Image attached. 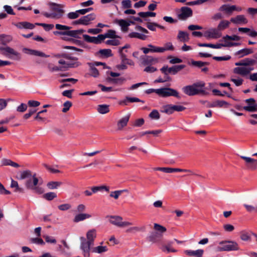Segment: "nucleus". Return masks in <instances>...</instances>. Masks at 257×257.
<instances>
[{"instance_id":"ea45409f","label":"nucleus","mask_w":257,"mask_h":257,"mask_svg":"<svg viewBox=\"0 0 257 257\" xmlns=\"http://www.w3.org/2000/svg\"><path fill=\"white\" fill-rule=\"evenodd\" d=\"M230 22L227 20H222L217 26V30L219 32V31L223 30L227 28H228L229 26Z\"/></svg>"},{"instance_id":"0e129e2a","label":"nucleus","mask_w":257,"mask_h":257,"mask_svg":"<svg viewBox=\"0 0 257 257\" xmlns=\"http://www.w3.org/2000/svg\"><path fill=\"white\" fill-rule=\"evenodd\" d=\"M121 6L123 9L131 8L132 7V2L130 0H123L121 2Z\"/></svg>"},{"instance_id":"a211bd4d","label":"nucleus","mask_w":257,"mask_h":257,"mask_svg":"<svg viewBox=\"0 0 257 257\" xmlns=\"http://www.w3.org/2000/svg\"><path fill=\"white\" fill-rule=\"evenodd\" d=\"M203 36L208 39H216L220 38L221 36V34L217 29L211 28L205 31L203 33Z\"/></svg>"},{"instance_id":"f3484780","label":"nucleus","mask_w":257,"mask_h":257,"mask_svg":"<svg viewBox=\"0 0 257 257\" xmlns=\"http://www.w3.org/2000/svg\"><path fill=\"white\" fill-rule=\"evenodd\" d=\"M83 38L87 42L95 44H99L104 40V37H103L102 34L98 35L97 37H91L88 35H83Z\"/></svg>"},{"instance_id":"bf43d9fd","label":"nucleus","mask_w":257,"mask_h":257,"mask_svg":"<svg viewBox=\"0 0 257 257\" xmlns=\"http://www.w3.org/2000/svg\"><path fill=\"white\" fill-rule=\"evenodd\" d=\"M105 43L107 45L117 46L120 44V41L116 39L115 38H113L111 40H107L105 42Z\"/></svg>"},{"instance_id":"13d9d810","label":"nucleus","mask_w":257,"mask_h":257,"mask_svg":"<svg viewBox=\"0 0 257 257\" xmlns=\"http://www.w3.org/2000/svg\"><path fill=\"white\" fill-rule=\"evenodd\" d=\"M3 164L4 165L11 166H13L15 168H18L20 166L18 164H17L15 162H14L10 160H8V159L4 160L3 161Z\"/></svg>"},{"instance_id":"c9c22d12","label":"nucleus","mask_w":257,"mask_h":257,"mask_svg":"<svg viewBox=\"0 0 257 257\" xmlns=\"http://www.w3.org/2000/svg\"><path fill=\"white\" fill-rule=\"evenodd\" d=\"M178 39L182 42H188L189 40V34L184 31H180L177 36Z\"/></svg>"},{"instance_id":"6ab92c4d","label":"nucleus","mask_w":257,"mask_h":257,"mask_svg":"<svg viewBox=\"0 0 257 257\" xmlns=\"http://www.w3.org/2000/svg\"><path fill=\"white\" fill-rule=\"evenodd\" d=\"M245 102L248 105L243 107L244 110L250 112H254L257 110V104L255 103L254 99L249 98L246 99Z\"/></svg>"},{"instance_id":"8fccbe9b","label":"nucleus","mask_w":257,"mask_h":257,"mask_svg":"<svg viewBox=\"0 0 257 257\" xmlns=\"http://www.w3.org/2000/svg\"><path fill=\"white\" fill-rule=\"evenodd\" d=\"M120 57L122 63H125V65L128 64L131 66H134L135 65L134 62L132 60L127 59L124 54H121Z\"/></svg>"},{"instance_id":"b1692460","label":"nucleus","mask_w":257,"mask_h":257,"mask_svg":"<svg viewBox=\"0 0 257 257\" xmlns=\"http://www.w3.org/2000/svg\"><path fill=\"white\" fill-rule=\"evenodd\" d=\"M108 250V247L106 245H103V242L100 243L99 245L95 247H91L90 251L93 253L97 254H102Z\"/></svg>"},{"instance_id":"0eeeda50","label":"nucleus","mask_w":257,"mask_h":257,"mask_svg":"<svg viewBox=\"0 0 257 257\" xmlns=\"http://www.w3.org/2000/svg\"><path fill=\"white\" fill-rule=\"evenodd\" d=\"M0 53L5 56L12 55L13 56L11 57V58L17 61L21 60L22 58L20 53L9 46H0Z\"/></svg>"},{"instance_id":"aec40b11","label":"nucleus","mask_w":257,"mask_h":257,"mask_svg":"<svg viewBox=\"0 0 257 257\" xmlns=\"http://www.w3.org/2000/svg\"><path fill=\"white\" fill-rule=\"evenodd\" d=\"M173 242L172 241H168L166 243H162L161 244V249L162 251L166 253L176 252L177 250L173 247Z\"/></svg>"},{"instance_id":"4be33fe9","label":"nucleus","mask_w":257,"mask_h":257,"mask_svg":"<svg viewBox=\"0 0 257 257\" xmlns=\"http://www.w3.org/2000/svg\"><path fill=\"white\" fill-rule=\"evenodd\" d=\"M253 70V67L243 66L240 67H235L233 69V72L241 75H246Z\"/></svg>"},{"instance_id":"e433bc0d","label":"nucleus","mask_w":257,"mask_h":257,"mask_svg":"<svg viewBox=\"0 0 257 257\" xmlns=\"http://www.w3.org/2000/svg\"><path fill=\"white\" fill-rule=\"evenodd\" d=\"M13 40V38L11 35H7L5 34L0 35V42L4 45L10 43Z\"/></svg>"},{"instance_id":"774afa93","label":"nucleus","mask_w":257,"mask_h":257,"mask_svg":"<svg viewBox=\"0 0 257 257\" xmlns=\"http://www.w3.org/2000/svg\"><path fill=\"white\" fill-rule=\"evenodd\" d=\"M86 207L83 204H80L78 205L76 208V212L78 213H83V212L86 210Z\"/></svg>"},{"instance_id":"f704fd0d","label":"nucleus","mask_w":257,"mask_h":257,"mask_svg":"<svg viewBox=\"0 0 257 257\" xmlns=\"http://www.w3.org/2000/svg\"><path fill=\"white\" fill-rule=\"evenodd\" d=\"M33 175V174L30 170H25L20 172L17 178L20 180H23L25 179H28Z\"/></svg>"},{"instance_id":"338daca9","label":"nucleus","mask_w":257,"mask_h":257,"mask_svg":"<svg viewBox=\"0 0 257 257\" xmlns=\"http://www.w3.org/2000/svg\"><path fill=\"white\" fill-rule=\"evenodd\" d=\"M72 106V103L69 101H67L63 104V108L62 109V112H66Z\"/></svg>"},{"instance_id":"72a5a7b5","label":"nucleus","mask_w":257,"mask_h":257,"mask_svg":"<svg viewBox=\"0 0 257 257\" xmlns=\"http://www.w3.org/2000/svg\"><path fill=\"white\" fill-rule=\"evenodd\" d=\"M228 103L224 100H216L210 103L209 107H222L223 106H227Z\"/></svg>"},{"instance_id":"603ef678","label":"nucleus","mask_w":257,"mask_h":257,"mask_svg":"<svg viewBox=\"0 0 257 257\" xmlns=\"http://www.w3.org/2000/svg\"><path fill=\"white\" fill-rule=\"evenodd\" d=\"M61 184L62 183L60 182H50L47 184V187L50 189H57Z\"/></svg>"},{"instance_id":"864d4df0","label":"nucleus","mask_w":257,"mask_h":257,"mask_svg":"<svg viewBox=\"0 0 257 257\" xmlns=\"http://www.w3.org/2000/svg\"><path fill=\"white\" fill-rule=\"evenodd\" d=\"M138 15L142 18H147L149 17H154L156 16V14L154 12H140Z\"/></svg>"},{"instance_id":"79ce46f5","label":"nucleus","mask_w":257,"mask_h":257,"mask_svg":"<svg viewBox=\"0 0 257 257\" xmlns=\"http://www.w3.org/2000/svg\"><path fill=\"white\" fill-rule=\"evenodd\" d=\"M97 111L101 114H105L109 112L108 105L105 104L99 105L97 107Z\"/></svg>"},{"instance_id":"69168bd1","label":"nucleus","mask_w":257,"mask_h":257,"mask_svg":"<svg viewBox=\"0 0 257 257\" xmlns=\"http://www.w3.org/2000/svg\"><path fill=\"white\" fill-rule=\"evenodd\" d=\"M67 17L68 19L72 20L75 19L79 17V15L77 11L73 12H70L67 15Z\"/></svg>"},{"instance_id":"c03bdc74","label":"nucleus","mask_w":257,"mask_h":257,"mask_svg":"<svg viewBox=\"0 0 257 257\" xmlns=\"http://www.w3.org/2000/svg\"><path fill=\"white\" fill-rule=\"evenodd\" d=\"M43 197L48 201H51L57 197V194L54 192H48L44 194Z\"/></svg>"},{"instance_id":"37998d69","label":"nucleus","mask_w":257,"mask_h":257,"mask_svg":"<svg viewBox=\"0 0 257 257\" xmlns=\"http://www.w3.org/2000/svg\"><path fill=\"white\" fill-rule=\"evenodd\" d=\"M99 53L102 56L106 58L112 56L111 50L109 49H101L99 51Z\"/></svg>"},{"instance_id":"e2e57ef3","label":"nucleus","mask_w":257,"mask_h":257,"mask_svg":"<svg viewBox=\"0 0 257 257\" xmlns=\"http://www.w3.org/2000/svg\"><path fill=\"white\" fill-rule=\"evenodd\" d=\"M58 208L61 211H66L71 208V205L68 203L63 204L59 205Z\"/></svg>"},{"instance_id":"58836bf2","label":"nucleus","mask_w":257,"mask_h":257,"mask_svg":"<svg viewBox=\"0 0 257 257\" xmlns=\"http://www.w3.org/2000/svg\"><path fill=\"white\" fill-rule=\"evenodd\" d=\"M226 240L222 241L219 242L218 245H217L215 249L217 252H221V251H226Z\"/></svg>"},{"instance_id":"de8ad7c7","label":"nucleus","mask_w":257,"mask_h":257,"mask_svg":"<svg viewBox=\"0 0 257 257\" xmlns=\"http://www.w3.org/2000/svg\"><path fill=\"white\" fill-rule=\"evenodd\" d=\"M103 37H104V39L106 38H118V36L116 35L115 31L109 30L107 31L106 33L103 35Z\"/></svg>"},{"instance_id":"ddd939ff","label":"nucleus","mask_w":257,"mask_h":257,"mask_svg":"<svg viewBox=\"0 0 257 257\" xmlns=\"http://www.w3.org/2000/svg\"><path fill=\"white\" fill-rule=\"evenodd\" d=\"M193 11L191 8L187 7H182L177 14V17L181 20H186L189 17H192Z\"/></svg>"},{"instance_id":"39448f33","label":"nucleus","mask_w":257,"mask_h":257,"mask_svg":"<svg viewBox=\"0 0 257 257\" xmlns=\"http://www.w3.org/2000/svg\"><path fill=\"white\" fill-rule=\"evenodd\" d=\"M40 182L34 173L26 181V186L27 188L32 190L35 193L41 194L44 192V189L41 186Z\"/></svg>"},{"instance_id":"052dcab7","label":"nucleus","mask_w":257,"mask_h":257,"mask_svg":"<svg viewBox=\"0 0 257 257\" xmlns=\"http://www.w3.org/2000/svg\"><path fill=\"white\" fill-rule=\"evenodd\" d=\"M36 25L42 26L46 31L52 30L54 27L53 24H47L44 23H36Z\"/></svg>"},{"instance_id":"cd10ccee","label":"nucleus","mask_w":257,"mask_h":257,"mask_svg":"<svg viewBox=\"0 0 257 257\" xmlns=\"http://www.w3.org/2000/svg\"><path fill=\"white\" fill-rule=\"evenodd\" d=\"M91 217V215L86 213H79L77 214L73 219L74 222H79L84 220L89 219Z\"/></svg>"},{"instance_id":"09e8293b","label":"nucleus","mask_w":257,"mask_h":257,"mask_svg":"<svg viewBox=\"0 0 257 257\" xmlns=\"http://www.w3.org/2000/svg\"><path fill=\"white\" fill-rule=\"evenodd\" d=\"M160 49H162V51H160V53H163L165 51L167 50H174V46L171 42L167 43L165 44L164 47H160Z\"/></svg>"},{"instance_id":"6e6d98bb","label":"nucleus","mask_w":257,"mask_h":257,"mask_svg":"<svg viewBox=\"0 0 257 257\" xmlns=\"http://www.w3.org/2000/svg\"><path fill=\"white\" fill-rule=\"evenodd\" d=\"M149 117L153 119L158 120L160 117V115L157 110L154 109L149 114Z\"/></svg>"},{"instance_id":"a19ab883","label":"nucleus","mask_w":257,"mask_h":257,"mask_svg":"<svg viewBox=\"0 0 257 257\" xmlns=\"http://www.w3.org/2000/svg\"><path fill=\"white\" fill-rule=\"evenodd\" d=\"M128 36L131 38H136L142 40H145L147 38L146 35L137 32H131L128 34Z\"/></svg>"},{"instance_id":"dca6fc26","label":"nucleus","mask_w":257,"mask_h":257,"mask_svg":"<svg viewBox=\"0 0 257 257\" xmlns=\"http://www.w3.org/2000/svg\"><path fill=\"white\" fill-rule=\"evenodd\" d=\"M140 60L141 65L144 66L154 65L159 62L158 58L148 55L141 56Z\"/></svg>"},{"instance_id":"a18cd8bd","label":"nucleus","mask_w":257,"mask_h":257,"mask_svg":"<svg viewBox=\"0 0 257 257\" xmlns=\"http://www.w3.org/2000/svg\"><path fill=\"white\" fill-rule=\"evenodd\" d=\"M198 46L200 47H207L214 49H220L222 48V45H219V44H212L206 43H199Z\"/></svg>"},{"instance_id":"423d86ee","label":"nucleus","mask_w":257,"mask_h":257,"mask_svg":"<svg viewBox=\"0 0 257 257\" xmlns=\"http://www.w3.org/2000/svg\"><path fill=\"white\" fill-rule=\"evenodd\" d=\"M205 83L199 82L194 83L191 85H188L183 88V92L189 96L195 95L199 93H204L205 91L203 89Z\"/></svg>"},{"instance_id":"4c0bfd02","label":"nucleus","mask_w":257,"mask_h":257,"mask_svg":"<svg viewBox=\"0 0 257 257\" xmlns=\"http://www.w3.org/2000/svg\"><path fill=\"white\" fill-rule=\"evenodd\" d=\"M17 26L20 29H33L34 28V25L27 22L19 23Z\"/></svg>"},{"instance_id":"f03ea898","label":"nucleus","mask_w":257,"mask_h":257,"mask_svg":"<svg viewBox=\"0 0 257 257\" xmlns=\"http://www.w3.org/2000/svg\"><path fill=\"white\" fill-rule=\"evenodd\" d=\"M55 28L57 31L53 32L54 35L67 36L75 38H80L79 36L85 31L83 29L71 30V27L59 24L55 25Z\"/></svg>"},{"instance_id":"bb28decb","label":"nucleus","mask_w":257,"mask_h":257,"mask_svg":"<svg viewBox=\"0 0 257 257\" xmlns=\"http://www.w3.org/2000/svg\"><path fill=\"white\" fill-rule=\"evenodd\" d=\"M141 50L143 51L145 54L149 53V52L152 53H160V51H162V49H160L159 47H156L155 46L150 44L148 45V48L142 47Z\"/></svg>"},{"instance_id":"49530a36","label":"nucleus","mask_w":257,"mask_h":257,"mask_svg":"<svg viewBox=\"0 0 257 257\" xmlns=\"http://www.w3.org/2000/svg\"><path fill=\"white\" fill-rule=\"evenodd\" d=\"M254 62V61L251 59H246L244 60H243L241 62H237L235 64L236 66H246L247 65L252 64Z\"/></svg>"},{"instance_id":"4468645a","label":"nucleus","mask_w":257,"mask_h":257,"mask_svg":"<svg viewBox=\"0 0 257 257\" xmlns=\"http://www.w3.org/2000/svg\"><path fill=\"white\" fill-rule=\"evenodd\" d=\"M184 67L185 65H184L174 66L170 68H168V66H164L161 69V71L166 75L170 73L175 74Z\"/></svg>"},{"instance_id":"1a4fd4ad","label":"nucleus","mask_w":257,"mask_h":257,"mask_svg":"<svg viewBox=\"0 0 257 257\" xmlns=\"http://www.w3.org/2000/svg\"><path fill=\"white\" fill-rule=\"evenodd\" d=\"M158 95L162 97L174 96L179 97V93L177 90L169 87H164L158 89Z\"/></svg>"},{"instance_id":"7c9ffc66","label":"nucleus","mask_w":257,"mask_h":257,"mask_svg":"<svg viewBox=\"0 0 257 257\" xmlns=\"http://www.w3.org/2000/svg\"><path fill=\"white\" fill-rule=\"evenodd\" d=\"M252 53L253 51L251 49L244 48L236 52L234 55L238 58H241Z\"/></svg>"},{"instance_id":"393cba45","label":"nucleus","mask_w":257,"mask_h":257,"mask_svg":"<svg viewBox=\"0 0 257 257\" xmlns=\"http://www.w3.org/2000/svg\"><path fill=\"white\" fill-rule=\"evenodd\" d=\"M131 114L128 113L122 118H121L117 123V127L118 130H121L124 126H125L129 120Z\"/></svg>"},{"instance_id":"7ed1b4c3","label":"nucleus","mask_w":257,"mask_h":257,"mask_svg":"<svg viewBox=\"0 0 257 257\" xmlns=\"http://www.w3.org/2000/svg\"><path fill=\"white\" fill-rule=\"evenodd\" d=\"M55 61L58 62V65H54L52 63H49L48 64V68L50 71L52 72H56L59 71H63L69 68L68 66L71 65L68 63V55L63 54L60 55H55L54 57Z\"/></svg>"},{"instance_id":"680f3d73","label":"nucleus","mask_w":257,"mask_h":257,"mask_svg":"<svg viewBox=\"0 0 257 257\" xmlns=\"http://www.w3.org/2000/svg\"><path fill=\"white\" fill-rule=\"evenodd\" d=\"M154 228L156 231L161 233H164L166 231V228L165 227L157 223L154 224Z\"/></svg>"},{"instance_id":"c756f323","label":"nucleus","mask_w":257,"mask_h":257,"mask_svg":"<svg viewBox=\"0 0 257 257\" xmlns=\"http://www.w3.org/2000/svg\"><path fill=\"white\" fill-rule=\"evenodd\" d=\"M230 22L235 24H244L247 23V21L243 15H238L235 17L232 18Z\"/></svg>"},{"instance_id":"2eb2a0df","label":"nucleus","mask_w":257,"mask_h":257,"mask_svg":"<svg viewBox=\"0 0 257 257\" xmlns=\"http://www.w3.org/2000/svg\"><path fill=\"white\" fill-rule=\"evenodd\" d=\"M252 156L257 157V153L253 154ZM240 158L245 161L246 166L249 169L254 170L257 168V160L244 156H240Z\"/></svg>"},{"instance_id":"5fc2aeb1","label":"nucleus","mask_w":257,"mask_h":257,"mask_svg":"<svg viewBox=\"0 0 257 257\" xmlns=\"http://www.w3.org/2000/svg\"><path fill=\"white\" fill-rule=\"evenodd\" d=\"M104 190L107 192L109 191V187L106 186H95L91 188L92 192L96 193L98 191Z\"/></svg>"},{"instance_id":"5701e85b","label":"nucleus","mask_w":257,"mask_h":257,"mask_svg":"<svg viewBox=\"0 0 257 257\" xmlns=\"http://www.w3.org/2000/svg\"><path fill=\"white\" fill-rule=\"evenodd\" d=\"M204 252V250L202 249H198L195 250L186 249L184 251L186 255L194 257H202Z\"/></svg>"},{"instance_id":"412c9836","label":"nucleus","mask_w":257,"mask_h":257,"mask_svg":"<svg viewBox=\"0 0 257 257\" xmlns=\"http://www.w3.org/2000/svg\"><path fill=\"white\" fill-rule=\"evenodd\" d=\"M22 51L24 53L28 55L39 56L41 57H48L49 56V55L45 54L44 53L41 51L33 49H30L27 48H24L22 49Z\"/></svg>"},{"instance_id":"4d7b16f0","label":"nucleus","mask_w":257,"mask_h":257,"mask_svg":"<svg viewBox=\"0 0 257 257\" xmlns=\"http://www.w3.org/2000/svg\"><path fill=\"white\" fill-rule=\"evenodd\" d=\"M11 187L12 188H15V191L21 192L23 191V189L19 186L18 183L17 181L12 180Z\"/></svg>"},{"instance_id":"f8f14e48","label":"nucleus","mask_w":257,"mask_h":257,"mask_svg":"<svg viewBox=\"0 0 257 257\" xmlns=\"http://www.w3.org/2000/svg\"><path fill=\"white\" fill-rule=\"evenodd\" d=\"M96 16L94 14L92 13L87 16L82 17L79 19L73 21L72 24L74 25H82L87 26L88 25L90 22L95 20Z\"/></svg>"},{"instance_id":"2f4dec72","label":"nucleus","mask_w":257,"mask_h":257,"mask_svg":"<svg viewBox=\"0 0 257 257\" xmlns=\"http://www.w3.org/2000/svg\"><path fill=\"white\" fill-rule=\"evenodd\" d=\"M251 234H252L253 235L256 237L257 240V235L255 234L251 233L246 231H242L240 232V238L243 241H250Z\"/></svg>"},{"instance_id":"9b49d317","label":"nucleus","mask_w":257,"mask_h":257,"mask_svg":"<svg viewBox=\"0 0 257 257\" xmlns=\"http://www.w3.org/2000/svg\"><path fill=\"white\" fill-rule=\"evenodd\" d=\"M241 10L240 8L236 7L235 5L230 6L228 4L223 5L219 8V11L226 17L231 15L235 11H240Z\"/></svg>"},{"instance_id":"c85d7f7f","label":"nucleus","mask_w":257,"mask_h":257,"mask_svg":"<svg viewBox=\"0 0 257 257\" xmlns=\"http://www.w3.org/2000/svg\"><path fill=\"white\" fill-rule=\"evenodd\" d=\"M115 23L118 24L120 27L122 32H126L128 31V27L130 25V23L124 20H115Z\"/></svg>"},{"instance_id":"3c124183","label":"nucleus","mask_w":257,"mask_h":257,"mask_svg":"<svg viewBox=\"0 0 257 257\" xmlns=\"http://www.w3.org/2000/svg\"><path fill=\"white\" fill-rule=\"evenodd\" d=\"M124 191H125L124 190L112 191L110 192L109 195L110 197L113 198L115 199H117L119 196Z\"/></svg>"},{"instance_id":"f257e3e1","label":"nucleus","mask_w":257,"mask_h":257,"mask_svg":"<svg viewBox=\"0 0 257 257\" xmlns=\"http://www.w3.org/2000/svg\"><path fill=\"white\" fill-rule=\"evenodd\" d=\"M96 237V230L95 229L88 230L86 234V238L83 236L80 237V248L84 257H90L91 248L94 245Z\"/></svg>"},{"instance_id":"473e14b6","label":"nucleus","mask_w":257,"mask_h":257,"mask_svg":"<svg viewBox=\"0 0 257 257\" xmlns=\"http://www.w3.org/2000/svg\"><path fill=\"white\" fill-rule=\"evenodd\" d=\"M68 63L71 65L68 66L69 68L77 67L80 65L81 63L78 61V59L76 57H71L68 55Z\"/></svg>"},{"instance_id":"9d476101","label":"nucleus","mask_w":257,"mask_h":257,"mask_svg":"<svg viewBox=\"0 0 257 257\" xmlns=\"http://www.w3.org/2000/svg\"><path fill=\"white\" fill-rule=\"evenodd\" d=\"M161 112L171 114L174 111H182L185 109V107L180 105L167 104L162 106Z\"/></svg>"},{"instance_id":"20e7f679","label":"nucleus","mask_w":257,"mask_h":257,"mask_svg":"<svg viewBox=\"0 0 257 257\" xmlns=\"http://www.w3.org/2000/svg\"><path fill=\"white\" fill-rule=\"evenodd\" d=\"M64 6L62 5L52 3L51 4V13L42 12V15L47 18L54 20L61 19L65 13Z\"/></svg>"},{"instance_id":"a878e982","label":"nucleus","mask_w":257,"mask_h":257,"mask_svg":"<svg viewBox=\"0 0 257 257\" xmlns=\"http://www.w3.org/2000/svg\"><path fill=\"white\" fill-rule=\"evenodd\" d=\"M226 251H237L240 249L238 244L232 240H226Z\"/></svg>"},{"instance_id":"6e6552de","label":"nucleus","mask_w":257,"mask_h":257,"mask_svg":"<svg viewBox=\"0 0 257 257\" xmlns=\"http://www.w3.org/2000/svg\"><path fill=\"white\" fill-rule=\"evenodd\" d=\"M108 217L110 223L119 227H126L133 224L131 222L123 221L122 218L119 216H110Z\"/></svg>"}]
</instances>
